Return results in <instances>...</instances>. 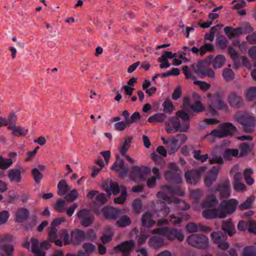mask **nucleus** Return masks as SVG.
<instances>
[{
	"label": "nucleus",
	"instance_id": "58836bf2",
	"mask_svg": "<svg viewBox=\"0 0 256 256\" xmlns=\"http://www.w3.org/2000/svg\"><path fill=\"white\" fill-rule=\"evenodd\" d=\"M131 224L130 218L126 215L120 216L116 222V225L118 227L123 228L129 226Z\"/></svg>",
	"mask_w": 256,
	"mask_h": 256
},
{
	"label": "nucleus",
	"instance_id": "f3484780",
	"mask_svg": "<svg viewBox=\"0 0 256 256\" xmlns=\"http://www.w3.org/2000/svg\"><path fill=\"white\" fill-rule=\"evenodd\" d=\"M215 190L219 192L220 194L222 197H229L231 194L230 180H226L222 183L218 184Z\"/></svg>",
	"mask_w": 256,
	"mask_h": 256
},
{
	"label": "nucleus",
	"instance_id": "f704fd0d",
	"mask_svg": "<svg viewBox=\"0 0 256 256\" xmlns=\"http://www.w3.org/2000/svg\"><path fill=\"white\" fill-rule=\"evenodd\" d=\"M222 228L224 231L230 236H232L236 232L234 226L230 220L223 222Z\"/></svg>",
	"mask_w": 256,
	"mask_h": 256
},
{
	"label": "nucleus",
	"instance_id": "aec40b11",
	"mask_svg": "<svg viewBox=\"0 0 256 256\" xmlns=\"http://www.w3.org/2000/svg\"><path fill=\"white\" fill-rule=\"evenodd\" d=\"M174 194V192L170 186H162V191L158 192L157 196L159 199L164 200L168 203H170L172 200L168 196L172 195Z\"/></svg>",
	"mask_w": 256,
	"mask_h": 256
},
{
	"label": "nucleus",
	"instance_id": "603ef678",
	"mask_svg": "<svg viewBox=\"0 0 256 256\" xmlns=\"http://www.w3.org/2000/svg\"><path fill=\"white\" fill-rule=\"evenodd\" d=\"M208 136H213L214 137H216L218 138H222L226 136V134H224V131L220 126L219 128L216 129H215L212 130Z\"/></svg>",
	"mask_w": 256,
	"mask_h": 256
},
{
	"label": "nucleus",
	"instance_id": "3c124183",
	"mask_svg": "<svg viewBox=\"0 0 256 256\" xmlns=\"http://www.w3.org/2000/svg\"><path fill=\"white\" fill-rule=\"evenodd\" d=\"M13 163L12 159H4L2 156H0V168L2 170H6Z\"/></svg>",
	"mask_w": 256,
	"mask_h": 256
},
{
	"label": "nucleus",
	"instance_id": "c9c22d12",
	"mask_svg": "<svg viewBox=\"0 0 256 256\" xmlns=\"http://www.w3.org/2000/svg\"><path fill=\"white\" fill-rule=\"evenodd\" d=\"M226 62V58L223 55H218L212 60V66L214 69L222 68Z\"/></svg>",
	"mask_w": 256,
	"mask_h": 256
},
{
	"label": "nucleus",
	"instance_id": "69168bd1",
	"mask_svg": "<svg viewBox=\"0 0 256 256\" xmlns=\"http://www.w3.org/2000/svg\"><path fill=\"white\" fill-rule=\"evenodd\" d=\"M82 248L84 251L90 254L96 250V246L90 242H86L83 244Z\"/></svg>",
	"mask_w": 256,
	"mask_h": 256
},
{
	"label": "nucleus",
	"instance_id": "ea45409f",
	"mask_svg": "<svg viewBox=\"0 0 256 256\" xmlns=\"http://www.w3.org/2000/svg\"><path fill=\"white\" fill-rule=\"evenodd\" d=\"M58 194L60 196H64L68 191V186L65 180H60L58 184Z\"/></svg>",
	"mask_w": 256,
	"mask_h": 256
},
{
	"label": "nucleus",
	"instance_id": "2f4dec72",
	"mask_svg": "<svg viewBox=\"0 0 256 256\" xmlns=\"http://www.w3.org/2000/svg\"><path fill=\"white\" fill-rule=\"evenodd\" d=\"M148 244L153 248H158L164 245V239L158 236H154L150 238Z\"/></svg>",
	"mask_w": 256,
	"mask_h": 256
},
{
	"label": "nucleus",
	"instance_id": "8fccbe9b",
	"mask_svg": "<svg viewBox=\"0 0 256 256\" xmlns=\"http://www.w3.org/2000/svg\"><path fill=\"white\" fill-rule=\"evenodd\" d=\"M246 98L248 101L256 98V87H250L246 92Z\"/></svg>",
	"mask_w": 256,
	"mask_h": 256
},
{
	"label": "nucleus",
	"instance_id": "7ed1b4c3",
	"mask_svg": "<svg viewBox=\"0 0 256 256\" xmlns=\"http://www.w3.org/2000/svg\"><path fill=\"white\" fill-rule=\"evenodd\" d=\"M154 234H158L164 236L167 239L174 240L177 239L182 242L184 240V236L181 230L168 227L154 229L152 232Z\"/></svg>",
	"mask_w": 256,
	"mask_h": 256
},
{
	"label": "nucleus",
	"instance_id": "4be33fe9",
	"mask_svg": "<svg viewBox=\"0 0 256 256\" xmlns=\"http://www.w3.org/2000/svg\"><path fill=\"white\" fill-rule=\"evenodd\" d=\"M182 172H176L172 170H168L164 172V176L168 182L178 184L182 182Z\"/></svg>",
	"mask_w": 256,
	"mask_h": 256
},
{
	"label": "nucleus",
	"instance_id": "a878e982",
	"mask_svg": "<svg viewBox=\"0 0 256 256\" xmlns=\"http://www.w3.org/2000/svg\"><path fill=\"white\" fill-rule=\"evenodd\" d=\"M24 172L25 170L22 168L20 169H12L8 171V176L10 181L19 182L22 178L20 172Z\"/></svg>",
	"mask_w": 256,
	"mask_h": 256
},
{
	"label": "nucleus",
	"instance_id": "1a4fd4ad",
	"mask_svg": "<svg viewBox=\"0 0 256 256\" xmlns=\"http://www.w3.org/2000/svg\"><path fill=\"white\" fill-rule=\"evenodd\" d=\"M132 170L130 177L133 180L138 182L145 180L150 172L147 167L141 168L138 166H133Z\"/></svg>",
	"mask_w": 256,
	"mask_h": 256
},
{
	"label": "nucleus",
	"instance_id": "bf43d9fd",
	"mask_svg": "<svg viewBox=\"0 0 256 256\" xmlns=\"http://www.w3.org/2000/svg\"><path fill=\"white\" fill-rule=\"evenodd\" d=\"M32 174L36 182L39 183L43 177L42 174L37 168L32 169Z\"/></svg>",
	"mask_w": 256,
	"mask_h": 256
},
{
	"label": "nucleus",
	"instance_id": "de8ad7c7",
	"mask_svg": "<svg viewBox=\"0 0 256 256\" xmlns=\"http://www.w3.org/2000/svg\"><path fill=\"white\" fill-rule=\"evenodd\" d=\"M60 236L63 239L64 244L67 245L72 244V234L70 237L67 230L63 229L60 232Z\"/></svg>",
	"mask_w": 256,
	"mask_h": 256
},
{
	"label": "nucleus",
	"instance_id": "09e8293b",
	"mask_svg": "<svg viewBox=\"0 0 256 256\" xmlns=\"http://www.w3.org/2000/svg\"><path fill=\"white\" fill-rule=\"evenodd\" d=\"M166 118V116L163 113L156 114L154 116H150L148 119V122L150 123L156 122H162L164 121Z\"/></svg>",
	"mask_w": 256,
	"mask_h": 256
},
{
	"label": "nucleus",
	"instance_id": "cd10ccee",
	"mask_svg": "<svg viewBox=\"0 0 256 256\" xmlns=\"http://www.w3.org/2000/svg\"><path fill=\"white\" fill-rule=\"evenodd\" d=\"M85 238V233L82 230H76L72 232V243L74 244H78Z\"/></svg>",
	"mask_w": 256,
	"mask_h": 256
},
{
	"label": "nucleus",
	"instance_id": "a18cd8bd",
	"mask_svg": "<svg viewBox=\"0 0 256 256\" xmlns=\"http://www.w3.org/2000/svg\"><path fill=\"white\" fill-rule=\"evenodd\" d=\"M218 203L216 198L214 196H210L204 202L203 205L205 208H212L215 206Z\"/></svg>",
	"mask_w": 256,
	"mask_h": 256
},
{
	"label": "nucleus",
	"instance_id": "49530a36",
	"mask_svg": "<svg viewBox=\"0 0 256 256\" xmlns=\"http://www.w3.org/2000/svg\"><path fill=\"white\" fill-rule=\"evenodd\" d=\"M222 76L224 80L226 82L232 81L234 78V74L230 68H226L224 69Z\"/></svg>",
	"mask_w": 256,
	"mask_h": 256
},
{
	"label": "nucleus",
	"instance_id": "a211bd4d",
	"mask_svg": "<svg viewBox=\"0 0 256 256\" xmlns=\"http://www.w3.org/2000/svg\"><path fill=\"white\" fill-rule=\"evenodd\" d=\"M186 228L188 233H194L198 232H207L212 230L210 227L201 224H196L194 222L188 223L186 226Z\"/></svg>",
	"mask_w": 256,
	"mask_h": 256
},
{
	"label": "nucleus",
	"instance_id": "ddd939ff",
	"mask_svg": "<svg viewBox=\"0 0 256 256\" xmlns=\"http://www.w3.org/2000/svg\"><path fill=\"white\" fill-rule=\"evenodd\" d=\"M206 169V168L202 167L198 170H193L186 172L185 174L186 182L190 184H196L199 181L201 174Z\"/></svg>",
	"mask_w": 256,
	"mask_h": 256
},
{
	"label": "nucleus",
	"instance_id": "f03ea898",
	"mask_svg": "<svg viewBox=\"0 0 256 256\" xmlns=\"http://www.w3.org/2000/svg\"><path fill=\"white\" fill-rule=\"evenodd\" d=\"M66 220L64 218H56L52 222L48 230V239L51 242H54L58 246H62L63 242L62 241L58 239V230L60 224Z\"/></svg>",
	"mask_w": 256,
	"mask_h": 256
},
{
	"label": "nucleus",
	"instance_id": "13d9d810",
	"mask_svg": "<svg viewBox=\"0 0 256 256\" xmlns=\"http://www.w3.org/2000/svg\"><path fill=\"white\" fill-rule=\"evenodd\" d=\"M0 249H2L4 252L6 256H13L12 254L14 250V248L12 244L0 245Z\"/></svg>",
	"mask_w": 256,
	"mask_h": 256
},
{
	"label": "nucleus",
	"instance_id": "7c9ffc66",
	"mask_svg": "<svg viewBox=\"0 0 256 256\" xmlns=\"http://www.w3.org/2000/svg\"><path fill=\"white\" fill-rule=\"evenodd\" d=\"M254 145L253 144L243 142L240 144L239 149L240 153L239 156L242 157L248 155L254 150Z\"/></svg>",
	"mask_w": 256,
	"mask_h": 256
},
{
	"label": "nucleus",
	"instance_id": "9b49d317",
	"mask_svg": "<svg viewBox=\"0 0 256 256\" xmlns=\"http://www.w3.org/2000/svg\"><path fill=\"white\" fill-rule=\"evenodd\" d=\"M205 208L202 212V215L205 218L210 220L226 218L225 213L222 211L220 208Z\"/></svg>",
	"mask_w": 256,
	"mask_h": 256
},
{
	"label": "nucleus",
	"instance_id": "4c0bfd02",
	"mask_svg": "<svg viewBox=\"0 0 256 256\" xmlns=\"http://www.w3.org/2000/svg\"><path fill=\"white\" fill-rule=\"evenodd\" d=\"M132 140V137H126L125 138L124 142L120 147V152L121 154H125L130 147V144Z\"/></svg>",
	"mask_w": 256,
	"mask_h": 256
},
{
	"label": "nucleus",
	"instance_id": "c03bdc74",
	"mask_svg": "<svg viewBox=\"0 0 256 256\" xmlns=\"http://www.w3.org/2000/svg\"><path fill=\"white\" fill-rule=\"evenodd\" d=\"M238 154V149H226L223 154V156L225 160H230L234 156H236Z\"/></svg>",
	"mask_w": 256,
	"mask_h": 256
},
{
	"label": "nucleus",
	"instance_id": "79ce46f5",
	"mask_svg": "<svg viewBox=\"0 0 256 256\" xmlns=\"http://www.w3.org/2000/svg\"><path fill=\"white\" fill-rule=\"evenodd\" d=\"M255 200V197L252 196L247 198L246 200L238 206V208L241 210L250 208Z\"/></svg>",
	"mask_w": 256,
	"mask_h": 256
},
{
	"label": "nucleus",
	"instance_id": "412c9836",
	"mask_svg": "<svg viewBox=\"0 0 256 256\" xmlns=\"http://www.w3.org/2000/svg\"><path fill=\"white\" fill-rule=\"evenodd\" d=\"M228 101L230 105L233 108H239L243 105L242 97L236 92H232L228 98Z\"/></svg>",
	"mask_w": 256,
	"mask_h": 256
},
{
	"label": "nucleus",
	"instance_id": "e433bc0d",
	"mask_svg": "<svg viewBox=\"0 0 256 256\" xmlns=\"http://www.w3.org/2000/svg\"><path fill=\"white\" fill-rule=\"evenodd\" d=\"M28 216L29 212L26 209L20 208L16 212V221L20 222H22L28 218Z\"/></svg>",
	"mask_w": 256,
	"mask_h": 256
},
{
	"label": "nucleus",
	"instance_id": "423d86ee",
	"mask_svg": "<svg viewBox=\"0 0 256 256\" xmlns=\"http://www.w3.org/2000/svg\"><path fill=\"white\" fill-rule=\"evenodd\" d=\"M234 118L242 125L244 132L252 133L254 131L256 126V118L255 117L250 116H239L238 115H236Z\"/></svg>",
	"mask_w": 256,
	"mask_h": 256
},
{
	"label": "nucleus",
	"instance_id": "f257e3e1",
	"mask_svg": "<svg viewBox=\"0 0 256 256\" xmlns=\"http://www.w3.org/2000/svg\"><path fill=\"white\" fill-rule=\"evenodd\" d=\"M207 98L208 109L212 114H215L218 110L227 108L223 96L218 92L208 93Z\"/></svg>",
	"mask_w": 256,
	"mask_h": 256
},
{
	"label": "nucleus",
	"instance_id": "a19ab883",
	"mask_svg": "<svg viewBox=\"0 0 256 256\" xmlns=\"http://www.w3.org/2000/svg\"><path fill=\"white\" fill-rule=\"evenodd\" d=\"M254 171L251 168H246L244 170L243 174L246 183L248 185H252L254 183V179L252 178Z\"/></svg>",
	"mask_w": 256,
	"mask_h": 256
},
{
	"label": "nucleus",
	"instance_id": "052dcab7",
	"mask_svg": "<svg viewBox=\"0 0 256 256\" xmlns=\"http://www.w3.org/2000/svg\"><path fill=\"white\" fill-rule=\"evenodd\" d=\"M190 109L194 112H199L203 111L204 110V107L200 101L198 100L190 106Z\"/></svg>",
	"mask_w": 256,
	"mask_h": 256
},
{
	"label": "nucleus",
	"instance_id": "9d476101",
	"mask_svg": "<svg viewBox=\"0 0 256 256\" xmlns=\"http://www.w3.org/2000/svg\"><path fill=\"white\" fill-rule=\"evenodd\" d=\"M214 242L218 244V247L222 250H227L230 246V244L226 242L227 236L220 232H213L211 234Z\"/></svg>",
	"mask_w": 256,
	"mask_h": 256
},
{
	"label": "nucleus",
	"instance_id": "6e6d98bb",
	"mask_svg": "<svg viewBox=\"0 0 256 256\" xmlns=\"http://www.w3.org/2000/svg\"><path fill=\"white\" fill-rule=\"evenodd\" d=\"M214 50V46L212 44H206L200 48V54L203 56L208 52H212Z\"/></svg>",
	"mask_w": 256,
	"mask_h": 256
},
{
	"label": "nucleus",
	"instance_id": "37998d69",
	"mask_svg": "<svg viewBox=\"0 0 256 256\" xmlns=\"http://www.w3.org/2000/svg\"><path fill=\"white\" fill-rule=\"evenodd\" d=\"M172 138L178 145L180 148L186 141L188 139L187 136L184 134H177L176 136H172Z\"/></svg>",
	"mask_w": 256,
	"mask_h": 256
},
{
	"label": "nucleus",
	"instance_id": "393cba45",
	"mask_svg": "<svg viewBox=\"0 0 256 256\" xmlns=\"http://www.w3.org/2000/svg\"><path fill=\"white\" fill-rule=\"evenodd\" d=\"M161 140L163 142V143L166 146V148L170 154H172L175 153L180 148V147L176 143V142L174 140L172 137L168 139H166L162 136L161 138Z\"/></svg>",
	"mask_w": 256,
	"mask_h": 256
},
{
	"label": "nucleus",
	"instance_id": "b1692460",
	"mask_svg": "<svg viewBox=\"0 0 256 256\" xmlns=\"http://www.w3.org/2000/svg\"><path fill=\"white\" fill-rule=\"evenodd\" d=\"M30 249L36 256H45L46 252L40 248V242L34 238H30Z\"/></svg>",
	"mask_w": 256,
	"mask_h": 256
},
{
	"label": "nucleus",
	"instance_id": "5fc2aeb1",
	"mask_svg": "<svg viewBox=\"0 0 256 256\" xmlns=\"http://www.w3.org/2000/svg\"><path fill=\"white\" fill-rule=\"evenodd\" d=\"M242 255L244 256H256V248L253 246H246L244 248Z\"/></svg>",
	"mask_w": 256,
	"mask_h": 256
},
{
	"label": "nucleus",
	"instance_id": "4468645a",
	"mask_svg": "<svg viewBox=\"0 0 256 256\" xmlns=\"http://www.w3.org/2000/svg\"><path fill=\"white\" fill-rule=\"evenodd\" d=\"M116 160L112 166V169L119 172V176L122 178H125L128 173V168L124 166V160L119 155H117Z\"/></svg>",
	"mask_w": 256,
	"mask_h": 256
},
{
	"label": "nucleus",
	"instance_id": "dca6fc26",
	"mask_svg": "<svg viewBox=\"0 0 256 256\" xmlns=\"http://www.w3.org/2000/svg\"><path fill=\"white\" fill-rule=\"evenodd\" d=\"M122 210L112 206H105L102 209L104 216L106 219L115 220L122 214Z\"/></svg>",
	"mask_w": 256,
	"mask_h": 256
},
{
	"label": "nucleus",
	"instance_id": "e2e57ef3",
	"mask_svg": "<svg viewBox=\"0 0 256 256\" xmlns=\"http://www.w3.org/2000/svg\"><path fill=\"white\" fill-rule=\"evenodd\" d=\"M78 196V193L76 189H74L68 193L66 200L68 202H72L74 201Z\"/></svg>",
	"mask_w": 256,
	"mask_h": 256
},
{
	"label": "nucleus",
	"instance_id": "6ab92c4d",
	"mask_svg": "<svg viewBox=\"0 0 256 256\" xmlns=\"http://www.w3.org/2000/svg\"><path fill=\"white\" fill-rule=\"evenodd\" d=\"M166 131L168 134L175 133L178 132V118L176 116L169 118L166 122Z\"/></svg>",
	"mask_w": 256,
	"mask_h": 256
},
{
	"label": "nucleus",
	"instance_id": "0eeeda50",
	"mask_svg": "<svg viewBox=\"0 0 256 256\" xmlns=\"http://www.w3.org/2000/svg\"><path fill=\"white\" fill-rule=\"evenodd\" d=\"M76 216L80 223L84 227L90 226L94 220V216L92 213L86 208L80 210Z\"/></svg>",
	"mask_w": 256,
	"mask_h": 256
},
{
	"label": "nucleus",
	"instance_id": "72a5a7b5",
	"mask_svg": "<svg viewBox=\"0 0 256 256\" xmlns=\"http://www.w3.org/2000/svg\"><path fill=\"white\" fill-rule=\"evenodd\" d=\"M190 218V216L187 214H183L181 217L176 216L172 214L170 216V222L174 226H177L180 224L182 220H188Z\"/></svg>",
	"mask_w": 256,
	"mask_h": 256
},
{
	"label": "nucleus",
	"instance_id": "0e129e2a",
	"mask_svg": "<svg viewBox=\"0 0 256 256\" xmlns=\"http://www.w3.org/2000/svg\"><path fill=\"white\" fill-rule=\"evenodd\" d=\"M55 208L60 212H64L66 210L65 201L62 200H58L55 205Z\"/></svg>",
	"mask_w": 256,
	"mask_h": 256
},
{
	"label": "nucleus",
	"instance_id": "20e7f679",
	"mask_svg": "<svg viewBox=\"0 0 256 256\" xmlns=\"http://www.w3.org/2000/svg\"><path fill=\"white\" fill-rule=\"evenodd\" d=\"M188 244L192 246L200 249H208L209 247V240L202 234H192L186 239Z\"/></svg>",
	"mask_w": 256,
	"mask_h": 256
},
{
	"label": "nucleus",
	"instance_id": "2eb2a0df",
	"mask_svg": "<svg viewBox=\"0 0 256 256\" xmlns=\"http://www.w3.org/2000/svg\"><path fill=\"white\" fill-rule=\"evenodd\" d=\"M134 242L133 240H130L125 241L120 244L114 247V250L116 252H122L124 256H128L130 252L134 249Z\"/></svg>",
	"mask_w": 256,
	"mask_h": 256
},
{
	"label": "nucleus",
	"instance_id": "5701e85b",
	"mask_svg": "<svg viewBox=\"0 0 256 256\" xmlns=\"http://www.w3.org/2000/svg\"><path fill=\"white\" fill-rule=\"evenodd\" d=\"M30 249L36 256H45L46 252L40 248V242L34 238H30Z\"/></svg>",
	"mask_w": 256,
	"mask_h": 256
},
{
	"label": "nucleus",
	"instance_id": "c756f323",
	"mask_svg": "<svg viewBox=\"0 0 256 256\" xmlns=\"http://www.w3.org/2000/svg\"><path fill=\"white\" fill-rule=\"evenodd\" d=\"M152 214L150 212H146L142 216V222L143 226L150 228L155 224V222L152 220Z\"/></svg>",
	"mask_w": 256,
	"mask_h": 256
},
{
	"label": "nucleus",
	"instance_id": "39448f33",
	"mask_svg": "<svg viewBox=\"0 0 256 256\" xmlns=\"http://www.w3.org/2000/svg\"><path fill=\"white\" fill-rule=\"evenodd\" d=\"M210 64L207 61H203L198 64H192L191 68L195 72L202 78L208 77L211 80L216 78V74L212 68H205L204 67L208 66Z\"/></svg>",
	"mask_w": 256,
	"mask_h": 256
},
{
	"label": "nucleus",
	"instance_id": "bb28decb",
	"mask_svg": "<svg viewBox=\"0 0 256 256\" xmlns=\"http://www.w3.org/2000/svg\"><path fill=\"white\" fill-rule=\"evenodd\" d=\"M8 129L12 130V134L16 136H24L28 132V129L16 125L8 126Z\"/></svg>",
	"mask_w": 256,
	"mask_h": 256
},
{
	"label": "nucleus",
	"instance_id": "338daca9",
	"mask_svg": "<svg viewBox=\"0 0 256 256\" xmlns=\"http://www.w3.org/2000/svg\"><path fill=\"white\" fill-rule=\"evenodd\" d=\"M190 195L192 198L195 200H198L202 197L203 192L202 190L196 189L194 190H192L190 192Z\"/></svg>",
	"mask_w": 256,
	"mask_h": 256
},
{
	"label": "nucleus",
	"instance_id": "864d4df0",
	"mask_svg": "<svg viewBox=\"0 0 256 256\" xmlns=\"http://www.w3.org/2000/svg\"><path fill=\"white\" fill-rule=\"evenodd\" d=\"M127 192L126 188L124 186V189L122 191L121 194L118 198L114 199V202L118 204H122L126 198Z\"/></svg>",
	"mask_w": 256,
	"mask_h": 256
},
{
	"label": "nucleus",
	"instance_id": "f8f14e48",
	"mask_svg": "<svg viewBox=\"0 0 256 256\" xmlns=\"http://www.w3.org/2000/svg\"><path fill=\"white\" fill-rule=\"evenodd\" d=\"M238 202L236 199L224 200L220 204V208L225 213L226 217L228 214L233 213L236 210Z\"/></svg>",
	"mask_w": 256,
	"mask_h": 256
},
{
	"label": "nucleus",
	"instance_id": "473e14b6",
	"mask_svg": "<svg viewBox=\"0 0 256 256\" xmlns=\"http://www.w3.org/2000/svg\"><path fill=\"white\" fill-rule=\"evenodd\" d=\"M220 126L226 137L234 134L237 130L236 127L230 122L222 124Z\"/></svg>",
	"mask_w": 256,
	"mask_h": 256
},
{
	"label": "nucleus",
	"instance_id": "6e6552de",
	"mask_svg": "<svg viewBox=\"0 0 256 256\" xmlns=\"http://www.w3.org/2000/svg\"><path fill=\"white\" fill-rule=\"evenodd\" d=\"M176 116L178 118V132H186L190 128V116L183 110H178Z\"/></svg>",
	"mask_w": 256,
	"mask_h": 256
},
{
	"label": "nucleus",
	"instance_id": "4d7b16f0",
	"mask_svg": "<svg viewBox=\"0 0 256 256\" xmlns=\"http://www.w3.org/2000/svg\"><path fill=\"white\" fill-rule=\"evenodd\" d=\"M218 46L222 49H224L228 44L226 38L223 36H219L216 40Z\"/></svg>",
	"mask_w": 256,
	"mask_h": 256
},
{
	"label": "nucleus",
	"instance_id": "774afa93",
	"mask_svg": "<svg viewBox=\"0 0 256 256\" xmlns=\"http://www.w3.org/2000/svg\"><path fill=\"white\" fill-rule=\"evenodd\" d=\"M140 116L138 112H134L130 116V119L127 120L128 126H130L132 124L136 123L140 120Z\"/></svg>",
	"mask_w": 256,
	"mask_h": 256
},
{
	"label": "nucleus",
	"instance_id": "680f3d73",
	"mask_svg": "<svg viewBox=\"0 0 256 256\" xmlns=\"http://www.w3.org/2000/svg\"><path fill=\"white\" fill-rule=\"evenodd\" d=\"M194 157L197 160L204 162L206 161L208 158V154H206L204 155L200 154V150H195L194 152Z\"/></svg>",
	"mask_w": 256,
	"mask_h": 256
},
{
	"label": "nucleus",
	"instance_id": "c85d7f7f",
	"mask_svg": "<svg viewBox=\"0 0 256 256\" xmlns=\"http://www.w3.org/2000/svg\"><path fill=\"white\" fill-rule=\"evenodd\" d=\"M108 186L104 188V190L108 194L109 196L112 193L114 195H117L120 192V188L116 182L110 180L107 182Z\"/></svg>",
	"mask_w": 256,
	"mask_h": 256
}]
</instances>
